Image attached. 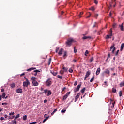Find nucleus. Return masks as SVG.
<instances>
[{
    "instance_id": "4",
    "label": "nucleus",
    "mask_w": 124,
    "mask_h": 124,
    "mask_svg": "<svg viewBox=\"0 0 124 124\" xmlns=\"http://www.w3.org/2000/svg\"><path fill=\"white\" fill-rule=\"evenodd\" d=\"M110 51H111L112 54H115V51H116V47H115V44L112 45L110 46Z\"/></svg>"
},
{
    "instance_id": "18",
    "label": "nucleus",
    "mask_w": 124,
    "mask_h": 124,
    "mask_svg": "<svg viewBox=\"0 0 124 124\" xmlns=\"http://www.w3.org/2000/svg\"><path fill=\"white\" fill-rule=\"evenodd\" d=\"M123 24L122 23L121 25H119V27L120 28L121 31H124V26L123 25Z\"/></svg>"
},
{
    "instance_id": "30",
    "label": "nucleus",
    "mask_w": 124,
    "mask_h": 124,
    "mask_svg": "<svg viewBox=\"0 0 124 124\" xmlns=\"http://www.w3.org/2000/svg\"><path fill=\"white\" fill-rule=\"evenodd\" d=\"M11 88L13 89V88H15V83H13L12 84H11Z\"/></svg>"
},
{
    "instance_id": "27",
    "label": "nucleus",
    "mask_w": 124,
    "mask_h": 124,
    "mask_svg": "<svg viewBox=\"0 0 124 124\" xmlns=\"http://www.w3.org/2000/svg\"><path fill=\"white\" fill-rule=\"evenodd\" d=\"M119 52H120L119 50H117V51L115 52L114 56H118V55H119Z\"/></svg>"
},
{
    "instance_id": "40",
    "label": "nucleus",
    "mask_w": 124,
    "mask_h": 124,
    "mask_svg": "<svg viewBox=\"0 0 124 124\" xmlns=\"http://www.w3.org/2000/svg\"><path fill=\"white\" fill-rule=\"evenodd\" d=\"M51 61H52V58H49V60H48V62L49 65H50V64L51 63Z\"/></svg>"
},
{
    "instance_id": "11",
    "label": "nucleus",
    "mask_w": 124,
    "mask_h": 124,
    "mask_svg": "<svg viewBox=\"0 0 124 124\" xmlns=\"http://www.w3.org/2000/svg\"><path fill=\"white\" fill-rule=\"evenodd\" d=\"M110 36H112V29H110V35H107V37H106V38L107 39H108L109 38H110Z\"/></svg>"
},
{
    "instance_id": "28",
    "label": "nucleus",
    "mask_w": 124,
    "mask_h": 124,
    "mask_svg": "<svg viewBox=\"0 0 124 124\" xmlns=\"http://www.w3.org/2000/svg\"><path fill=\"white\" fill-rule=\"evenodd\" d=\"M83 14H84V12H80V14L78 15L79 18L82 17V16L81 15H83Z\"/></svg>"
},
{
    "instance_id": "15",
    "label": "nucleus",
    "mask_w": 124,
    "mask_h": 124,
    "mask_svg": "<svg viewBox=\"0 0 124 124\" xmlns=\"http://www.w3.org/2000/svg\"><path fill=\"white\" fill-rule=\"evenodd\" d=\"M100 73V68H98L96 72V75H98Z\"/></svg>"
},
{
    "instance_id": "43",
    "label": "nucleus",
    "mask_w": 124,
    "mask_h": 124,
    "mask_svg": "<svg viewBox=\"0 0 124 124\" xmlns=\"http://www.w3.org/2000/svg\"><path fill=\"white\" fill-rule=\"evenodd\" d=\"M20 117V114H17L16 116V117H15V119H14V120H16V119H18V118H19Z\"/></svg>"
},
{
    "instance_id": "34",
    "label": "nucleus",
    "mask_w": 124,
    "mask_h": 124,
    "mask_svg": "<svg viewBox=\"0 0 124 124\" xmlns=\"http://www.w3.org/2000/svg\"><path fill=\"white\" fill-rule=\"evenodd\" d=\"M86 91V88H83L81 90V93H85V91Z\"/></svg>"
},
{
    "instance_id": "17",
    "label": "nucleus",
    "mask_w": 124,
    "mask_h": 124,
    "mask_svg": "<svg viewBox=\"0 0 124 124\" xmlns=\"http://www.w3.org/2000/svg\"><path fill=\"white\" fill-rule=\"evenodd\" d=\"M31 80H32V82H34L36 81V78L35 77H32L31 78Z\"/></svg>"
},
{
    "instance_id": "20",
    "label": "nucleus",
    "mask_w": 124,
    "mask_h": 124,
    "mask_svg": "<svg viewBox=\"0 0 124 124\" xmlns=\"http://www.w3.org/2000/svg\"><path fill=\"white\" fill-rule=\"evenodd\" d=\"M124 44L122 43L121 46V48H120V51L122 52L123 50L124 49Z\"/></svg>"
},
{
    "instance_id": "3",
    "label": "nucleus",
    "mask_w": 124,
    "mask_h": 124,
    "mask_svg": "<svg viewBox=\"0 0 124 124\" xmlns=\"http://www.w3.org/2000/svg\"><path fill=\"white\" fill-rule=\"evenodd\" d=\"M30 81H29V80L28 79H26V81H24L23 83V87H29L30 86Z\"/></svg>"
},
{
    "instance_id": "39",
    "label": "nucleus",
    "mask_w": 124,
    "mask_h": 124,
    "mask_svg": "<svg viewBox=\"0 0 124 124\" xmlns=\"http://www.w3.org/2000/svg\"><path fill=\"white\" fill-rule=\"evenodd\" d=\"M115 103H116V102L115 101L113 102L112 103V106H111V108H114V106H115Z\"/></svg>"
},
{
    "instance_id": "55",
    "label": "nucleus",
    "mask_w": 124,
    "mask_h": 124,
    "mask_svg": "<svg viewBox=\"0 0 124 124\" xmlns=\"http://www.w3.org/2000/svg\"><path fill=\"white\" fill-rule=\"evenodd\" d=\"M14 112H11L10 113L9 115L10 116H13V115H14Z\"/></svg>"
},
{
    "instance_id": "12",
    "label": "nucleus",
    "mask_w": 124,
    "mask_h": 124,
    "mask_svg": "<svg viewBox=\"0 0 124 124\" xmlns=\"http://www.w3.org/2000/svg\"><path fill=\"white\" fill-rule=\"evenodd\" d=\"M80 93H78L77 94V95L75 97V102H76L77 101V100L78 99V98H79V96H80Z\"/></svg>"
},
{
    "instance_id": "50",
    "label": "nucleus",
    "mask_w": 124,
    "mask_h": 124,
    "mask_svg": "<svg viewBox=\"0 0 124 124\" xmlns=\"http://www.w3.org/2000/svg\"><path fill=\"white\" fill-rule=\"evenodd\" d=\"M69 94H70V92H67L66 93V94H65V95H67V96H68V95H69Z\"/></svg>"
},
{
    "instance_id": "33",
    "label": "nucleus",
    "mask_w": 124,
    "mask_h": 124,
    "mask_svg": "<svg viewBox=\"0 0 124 124\" xmlns=\"http://www.w3.org/2000/svg\"><path fill=\"white\" fill-rule=\"evenodd\" d=\"M68 96L67 95H65L63 96V100H65L67 98Z\"/></svg>"
},
{
    "instance_id": "22",
    "label": "nucleus",
    "mask_w": 124,
    "mask_h": 124,
    "mask_svg": "<svg viewBox=\"0 0 124 124\" xmlns=\"http://www.w3.org/2000/svg\"><path fill=\"white\" fill-rule=\"evenodd\" d=\"M34 72H35L34 74V76H36V75H37V72H40V71H39V70H35Z\"/></svg>"
},
{
    "instance_id": "26",
    "label": "nucleus",
    "mask_w": 124,
    "mask_h": 124,
    "mask_svg": "<svg viewBox=\"0 0 124 124\" xmlns=\"http://www.w3.org/2000/svg\"><path fill=\"white\" fill-rule=\"evenodd\" d=\"M27 115H24L23 116L22 119H23V121H26L27 120Z\"/></svg>"
},
{
    "instance_id": "24",
    "label": "nucleus",
    "mask_w": 124,
    "mask_h": 124,
    "mask_svg": "<svg viewBox=\"0 0 124 124\" xmlns=\"http://www.w3.org/2000/svg\"><path fill=\"white\" fill-rule=\"evenodd\" d=\"M63 58H66L67 57V52L64 51V55L63 56Z\"/></svg>"
},
{
    "instance_id": "1",
    "label": "nucleus",
    "mask_w": 124,
    "mask_h": 124,
    "mask_svg": "<svg viewBox=\"0 0 124 124\" xmlns=\"http://www.w3.org/2000/svg\"><path fill=\"white\" fill-rule=\"evenodd\" d=\"M52 83L53 81H52L51 78H48L45 82V85L46 87H51Z\"/></svg>"
},
{
    "instance_id": "38",
    "label": "nucleus",
    "mask_w": 124,
    "mask_h": 124,
    "mask_svg": "<svg viewBox=\"0 0 124 124\" xmlns=\"http://www.w3.org/2000/svg\"><path fill=\"white\" fill-rule=\"evenodd\" d=\"M48 89H45L44 90V93H45L46 94V93H48Z\"/></svg>"
},
{
    "instance_id": "48",
    "label": "nucleus",
    "mask_w": 124,
    "mask_h": 124,
    "mask_svg": "<svg viewBox=\"0 0 124 124\" xmlns=\"http://www.w3.org/2000/svg\"><path fill=\"white\" fill-rule=\"evenodd\" d=\"M119 93V96L121 97L122 96V91H120Z\"/></svg>"
},
{
    "instance_id": "2",
    "label": "nucleus",
    "mask_w": 124,
    "mask_h": 124,
    "mask_svg": "<svg viewBox=\"0 0 124 124\" xmlns=\"http://www.w3.org/2000/svg\"><path fill=\"white\" fill-rule=\"evenodd\" d=\"M74 41V40H73V39H68L67 41L66 42V46L68 47H70L71 46V44H72V42H73Z\"/></svg>"
},
{
    "instance_id": "41",
    "label": "nucleus",
    "mask_w": 124,
    "mask_h": 124,
    "mask_svg": "<svg viewBox=\"0 0 124 124\" xmlns=\"http://www.w3.org/2000/svg\"><path fill=\"white\" fill-rule=\"evenodd\" d=\"M69 72H70V73H72L73 72V69L70 68L69 69Z\"/></svg>"
},
{
    "instance_id": "45",
    "label": "nucleus",
    "mask_w": 124,
    "mask_h": 124,
    "mask_svg": "<svg viewBox=\"0 0 124 124\" xmlns=\"http://www.w3.org/2000/svg\"><path fill=\"white\" fill-rule=\"evenodd\" d=\"M60 73L62 74H62H63V73H64V71L63 70H61L60 71Z\"/></svg>"
},
{
    "instance_id": "52",
    "label": "nucleus",
    "mask_w": 124,
    "mask_h": 124,
    "mask_svg": "<svg viewBox=\"0 0 124 124\" xmlns=\"http://www.w3.org/2000/svg\"><path fill=\"white\" fill-rule=\"evenodd\" d=\"M96 22L94 23V24L93 25V28H95L96 27Z\"/></svg>"
},
{
    "instance_id": "29",
    "label": "nucleus",
    "mask_w": 124,
    "mask_h": 124,
    "mask_svg": "<svg viewBox=\"0 0 124 124\" xmlns=\"http://www.w3.org/2000/svg\"><path fill=\"white\" fill-rule=\"evenodd\" d=\"M124 81L120 83V87H124Z\"/></svg>"
},
{
    "instance_id": "62",
    "label": "nucleus",
    "mask_w": 124,
    "mask_h": 124,
    "mask_svg": "<svg viewBox=\"0 0 124 124\" xmlns=\"http://www.w3.org/2000/svg\"><path fill=\"white\" fill-rule=\"evenodd\" d=\"M46 121H47V119H46V118H45L43 121V123H45V122H46Z\"/></svg>"
},
{
    "instance_id": "44",
    "label": "nucleus",
    "mask_w": 124,
    "mask_h": 124,
    "mask_svg": "<svg viewBox=\"0 0 124 124\" xmlns=\"http://www.w3.org/2000/svg\"><path fill=\"white\" fill-rule=\"evenodd\" d=\"M88 13H89V16H87V17H86V18H90V17H91V16L92 15V14L91 13V12H88Z\"/></svg>"
},
{
    "instance_id": "51",
    "label": "nucleus",
    "mask_w": 124,
    "mask_h": 124,
    "mask_svg": "<svg viewBox=\"0 0 124 124\" xmlns=\"http://www.w3.org/2000/svg\"><path fill=\"white\" fill-rule=\"evenodd\" d=\"M77 84H78V82L75 81L74 84V86H77Z\"/></svg>"
},
{
    "instance_id": "64",
    "label": "nucleus",
    "mask_w": 124,
    "mask_h": 124,
    "mask_svg": "<svg viewBox=\"0 0 124 124\" xmlns=\"http://www.w3.org/2000/svg\"><path fill=\"white\" fill-rule=\"evenodd\" d=\"M40 90L41 91H44V88H43V87H41Z\"/></svg>"
},
{
    "instance_id": "14",
    "label": "nucleus",
    "mask_w": 124,
    "mask_h": 124,
    "mask_svg": "<svg viewBox=\"0 0 124 124\" xmlns=\"http://www.w3.org/2000/svg\"><path fill=\"white\" fill-rule=\"evenodd\" d=\"M91 38H92V37L91 36H84V37H82V39H91Z\"/></svg>"
},
{
    "instance_id": "19",
    "label": "nucleus",
    "mask_w": 124,
    "mask_h": 124,
    "mask_svg": "<svg viewBox=\"0 0 124 124\" xmlns=\"http://www.w3.org/2000/svg\"><path fill=\"white\" fill-rule=\"evenodd\" d=\"M52 94V91L51 90H48L47 96H49Z\"/></svg>"
},
{
    "instance_id": "42",
    "label": "nucleus",
    "mask_w": 124,
    "mask_h": 124,
    "mask_svg": "<svg viewBox=\"0 0 124 124\" xmlns=\"http://www.w3.org/2000/svg\"><path fill=\"white\" fill-rule=\"evenodd\" d=\"M57 77L58 78H59V79H62V76L58 75Z\"/></svg>"
},
{
    "instance_id": "36",
    "label": "nucleus",
    "mask_w": 124,
    "mask_h": 124,
    "mask_svg": "<svg viewBox=\"0 0 124 124\" xmlns=\"http://www.w3.org/2000/svg\"><path fill=\"white\" fill-rule=\"evenodd\" d=\"M93 80H94V76L92 77V78L90 79V82L92 83Z\"/></svg>"
},
{
    "instance_id": "57",
    "label": "nucleus",
    "mask_w": 124,
    "mask_h": 124,
    "mask_svg": "<svg viewBox=\"0 0 124 124\" xmlns=\"http://www.w3.org/2000/svg\"><path fill=\"white\" fill-rule=\"evenodd\" d=\"M93 61V58L92 57V58L90 59V62H92Z\"/></svg>"
},
{
    "instance_id": "31",
    "label": "nucleus",
    "mask_w": 124,
    "mask_h": 124,
    "mask_svg": "<svg viewBox=\"0 0 124 124\" xmlns=\"http://www.w3.org/2000/svg\"><path fill=\"white\" fill-rule=\"evenodd\" d=\"M62 69H63L64 71H65L66 72V71H67L68 70V68H65V67L63 66V68Z\"/></svg>"
},
{
    "instance_id": "63",
    "label": "nucleus",
    "mask_w": 124,
    "mask_h": 124,
    "mask_svg": "<svg viewBox=\"0 0 124 124\" xmlns=\"http://www.w3.org/2000/svg\"><path fill=\"white\" fill-rule=\"evenodd\" d=\"M66 89V87H64L62 89V91H65Z\"/></svg>"
},
{
    "instance_id": "61",
    "label": "nucleus",
    "mask_w": 124,
    "mask_h": 124,
    "mask_svg": "<svg viewBox=\"0 0 124 124\" xmlns=\"http://www.w3.org/2000/svg\"><path fill=\"white\" fill-rule=\"evenodd\" d=\"M1 92L2 93H4V89H2L1 90Z\"/></svg>"
},
{
    "instance_id": "37",
    "label": "nucleus",
    "mask_w": 124,
    "mask_h": 124,
    "mask_svg": "<svg viewBox=\"0 0 124 124\" xmlns=\"http://www.w3.org/2000/svg\"><path fill=\"white\" fill-rule=\"evenodd\" d=\"M65 112H66V109L64 108L61 111V113H62V114H63V113H65Z\"/></svg>"
},
{
    "instance_id": "46",
    "label": "nucleus",
    "mask_w": 124,
    "mask_h": 124,
    "mask_svg": "<svg viewBox=\"0 0 124 124\" xmlns=\"http://www.w3.org/2000/svg\"><path fill=\"white\" fill-rule=\"evenodd\" d=\"M89 9H90V10H92V11H94V8H93V7H92Z\"/></svg>"
},
{
    "instance_id": "6",
    "label": "nucleus",
    "mask_w": 124,
    "mask_h": 124,
    "mask_svg": "<svg viewBox=\"0 0 124 124\" xmlns=\"http://www.w3.org/2000/svg\"><path fill=\"white\" fill-rule=\"evenodd\" d=\"M81 84L78 85L77 88H75L74 90V93H76V92L77 91H79V90H80V88H81Z\"/></svg>"
},
{
    "instance_id": "47",
    "label": "nucleus",
    "mask_w": 124,
    "mask_h": 124,
    "mask_svg": "<svg viewBox=\"0 0 124 124\" xmlns=\"http://www.w3.org/2000/svg\"><path fill=\"white\" fill-rule=\"evenodd\" d=\"M74 53H77V49H75V46L74 47Z\"/></svg>"
},
{
    "instance_id": "23",
    "label": "nucleus",
    "mask_w": 124,
    "mask_h": 124,
    "mask_svg": "<svg viewBox=\"0 0 124 124\" xmlns=\"http://www.w3.org/2000/svg\"><path fill=\"white\" fill-rule=\"evenodd\" d=\"M11 124H17V121H16V120L14 119V120L12 121Z\"/></svg>"
},
{
    "instance_id": "25",
    "label": "nucleus",
    "mask_w": 124,
    "mask_h": 124,
    "mask_svg": "<svg viewBox=\"0 0 124 124\" xmlns=\"http://www.w3.org/2000/svg\"><path fill=\"white\" fill-rule=\"evenodd\" d=\"M56 112H57V109H55L54 110V111L51 113V115L53 116V115H54Z\"/></svg>"
},
{
    "instance_id": "10",
    "label": "nucleus",
    "mask_w": 124,
    "mask_h": 124,
    "mask_svg": "<svg viewBox=\"0 0 124 124\" xmlns=\"http://www.w3.org/2000/svg\"><path fill=\"white\" fill-rule=\"evenodd\" d=\"M64 50L63 48H62L59 50V52H58V55L61 56V55H62V52H63Z\"/></svg>"
},
{
    "instance_id": "21",
    "label": "nucleus",
    "mask_w": 124,
    "mask_h": 124,
    "mask_svg": "<svg viewBox=\"0 0 124 124\" xmlns=\"http://www.w3.org/2000/svg\"><path fill=\"white\" fill-rule=\"evenodd\" d=\"M36 68H33V67H32V68H30L28 69L27 70V71H31V70H34V69H36Z\"/></svg>"
},
{
    "instance_id": "49",
    "label": "nucleus",
    "mask_w": 124,
    "mask_h": 124,
    "mask_svg": "<svg viewBox=\"0 0 124 124\" xmlns=\"http://www.w3.org/2000/svg\"><path fill=\"white\" fill-rule=\"evenodd\" d=\"M59 47H56V48L55 52H56V53H58V51H59Z\"/></svg>"
},
{
    "instance_id": "9",
    "label": "nucleus",
    "mask_w": 124,
    "mask_h": 124,
    "mask_svg": "<svg viewBox=\"0 0 124 124\" xmlns=\"http://www.w3.org/2000/svg\"><path fill=\"white\" fill-rule=\"evenodd\" d=\"M32 83L35 87H37V86H38V85H39V84L38 83L37 81H36V80L35 81H32Z\"/></svg>"
},
{
    "instance_id": "54",
    "label": "nucleus",
    "mask_w": 124,
    "mask_h": 124,
    "mask_svg": "<svg viewBox=\"0 0 124 124\" xmlns=\"http://www.w3.org/2000/svg\"><path fill=\"white\" fill-rule=\"evenodd\" d=\"M8 103H2V105H7Z\"/></svg>"
},
{
    "instance_id": "32",
    "label": "nucleus",
    "mask_w": 124,
    "mask_h": 124,
    "mask_svg": "<svg viewBox=\"0 0 124 124\" xmlns=\"http://www.w3.org/2000/svg\"><path fill=\"white\" fill-rule=\"evenodd\" d=\"M112 93H116V92H117L116 88H112Z\"/></svg>"
},
{
    "instance_id": "8",
    "label": "nucleus",
    "mask_w": 124,
    "mask_h": 124,
    "mask_svg": "<svg viewBox=\"0 0 124 124\" xmlns=\"http://www.w3.org/2000/svg\"><path fill=\"white\" fill-rule=\"evenodd\" d=\"M16 93H23V90L21 88H18L16 90Z\"/></svg>"
},
{
    "instance_id": "5",
    "label": "nucleus",
    "mask_w": 124,
    "mask_h": 124,
    "mask_svg": "<svg viewBox=\"0 0 124 124\" xmlns=\"http://www.w3.org/2000/svg\"><path fill=\"white\" fill-rule=\"evenodd\" d=\"M90 75H91V72L90 71H88L85 75V77L84 78V80L86 81V80H87V78H88V77H89L90 76Z\"/></svg>"
},
{
    "instance_id": "58",
    "label": "nucleus",
    "mask_w": 124,
    "mask_h": 124,
    "mask_svg": "<svg viewBox=\"0 0 124 124\" xmlns=\"http://www.w3.org/2000/svg\"><path fill=\"white\" fill-rule=\"evenodd\" d=\"M105 86H108V83H107V81H105Z\"/></svg>"
},
{
    "instance_id": "16",
    "label": "nucleus",
    "mask_w": 124,
    "mask_h": 124,
    "mask_svg": "<svg viewBox=\"0 0 124 124\" xmlns=\"http://www.w3.org/2000/svg\"><path fill=\"white\" fill-rule=\"evenodd\" d=\"M51 73H52V75L54 76H56V75H57V74H58V72H57V71H51Z\"/></svg>"
},
{
    "instance_id": "13",
    "label": "nucleus",
    "mask_w": 124,
    "mask_h": 124,
    "mask_svg": "<svg viewBox=\"0 0 124 124\" xmlns=\"http://www.w3.org/2000/svg\"><path fill=\"white\" fill-rule=\"evenodd\" d=\"M5 95H6L5 93H3L1 95L2 98H3L4 99H6V98H7V96L5 97Z\"/></svg>"
},
{
    "instance_id": "35",
    "label": "nucleus",
    "mask_w": 124,
    "mask_h": 124,
    "mask_svg": "<svg viewBox=\"0 0 124 124\" xmlns=\"http://www.w3.org/2000/svg\"><path fill=\"white\" fill-rule=\"evenodd\" d=\"M88 54H89V51L86 50V51H85V52L84 53L85 56L86 57H87L88 56V55H88Z\"/></svg>"
},
{
    "instance_id": "60",
    "label": "nucleus",
    "mask_w": 124,
    "mask_h": 124,
    "mask_svg": "<svg viewBox=\"0 0 124 124\" xmlns=\"http://www.w3.org/2000/svg\"><path fill=\"white\" fill-rule=\"evenodd\" d=\"M36 124V122H31L29 123V124Z\"/></svg>"
},
{
    "instance_id": "7",
    "label": "nucleus",
    "mask_w": 124,
    "mask_h": 124,
    "mask_svg": "<svg viewBox=\"0 0 124 124\" xmlns=\"http://www.w3.org/2000/svg\"><path fill=\"white\" fill-rule=\"evenodd\" d=\"M104 73H105L106 74H108V75L109 76H110V70H109V69H106L104 71Z\"/></svg>"
},
{
    "instance_id": "59",
    "label": "nucleus",
    "mask_w": 124,
    "mask_h": 124,
    "mask_svg": "<svg viewBox=\"0 0 124 124\" xmlns=\"http://www.w3.org/2000/svg\"><path fill=\"white\" fill-rule=\"evenodd\" d=\"M0 120L1 121H3V120H5V119H4V117H1Z\"/></svg>"
},
{
    "instance_id": "56",
    "label": "nucleus",
    "mask_w": 124,
    "mask_h": 124,
    "mask_svg": "<svg viewBox=\"0 0 124 124\" xmlns=\"http://www.w3.org/2000/svg\"><path fill=\"white\" fill-rule=\"evenodd\" d=\"M25 74H26V73H23L22 74H21L20 75V77H22V76H24V75H25Z\"/></svg>"
},
{
    "instance_id": "53",
    "label": "nucleus",
    "mask_w": 124,
    "mask_h": 124,
    "mask_svg": "<svg viewBox=\"0 0 124 124\" xmlns=\"http://www.w3.org/2000/svg\"><path fill=\"white\" fill-rule=\"evenodd\" d=\"M94 2L95 4H97L98 3V2L96 0H94Z\"/></svg>"
}]
</instances>
